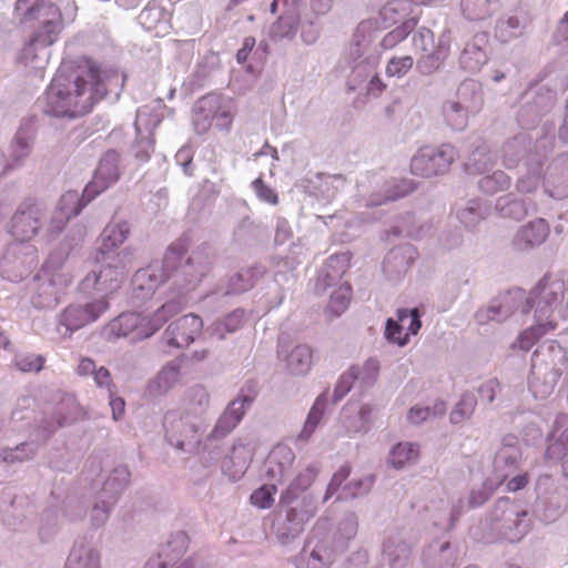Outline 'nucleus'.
<instances>
[{
    "mask_svg": "<svg viewBox=\"0 0 568 568\" xmlns=\"http://www.w3.org/2000/svg\"><path fill=\"white\" fill-rule=\"evenodd\" d=\"M89 197L84 195H80L77 191H68L65 192L57 207L55 216L52 221V230L60 231L67 222L78 215L81 210L91 201Z\"/></svg>",
    "mask_w": 568,
    "mask_h": 568,
    "instance_id": "14",
    "label": "nucleus"
},
{
    "mask_svg": "<svg viewBox=\"0 0 568 568\" xmlns=\"http://www.w3.org/2000/svg\"><path fill=\"white\" fill-rule=\"evenodd\" d=\"M560 439H561V442H562L565 445H567V446H568V429H566V430L561 434Z\"/></svg>",
    "mask_w": 568,
    "mask_h": 568,
    "instance_id": "64",
    "label": "nucleus"
},
{
    "mask_svg": "<svg viewBox=\"0 0 568 568\" xmlns=\"http://www.w3.org/2000/svg\"><path fill=\"white\" fill-rule=\"evenodd\" d=\"M38 21L39 26L33 31L23 53L24 58L29 59L38 48H48L52 45L59 38L63 29V20L60 9L55 4H49L40 9V17L33 19Z\"/></svg>",
    "mask_w": 568,
    "mask_h": 568,
    "instance_id": "5",
    "label": "nucleus"
},
{
    "mask_svg": "<svg viewBox=\"0 0 568 568\" xmlns=\"http://www.w3.org/2000/svg\"><path fill=\"white\" fill-rule=\"evenodd\" d=\"M203 328L202 318L194 314H187L171 323L165 331V341L176 348L187 347L194 342Z\"/></svg>",
    "mask_w": 568,
    "mask_h": 568,
    "instance_id": "11",
    "label": "nucleus"
},
{
    "mask_svg": "<svg viewBox=\"0 0 568 568\" xmlns=\"http://www.w3.org/2000/svg\"><path fill=\"white\" fill-rule=\"evenodd\" d=\"M386 85L378 75L372 78L367 87V93L378 95L385 90Z\"/></svg>",
    "mask_w": 568,
    "mask_h": 568,
    "instance_id": "53",
    "label": "nucleus"
},
{
    "mask_svg": "<svg viewBox=\"0 0 568 568\" xmlns=\"http://www.w3.org/2000/svg\"><path fill=\"white\" fill-rule=\"evenodd\" d=\"M555 328L556 323L551 321L529 327L518 335L511 347L519 348L521 351H529L539 341V338Z\"/></svg>",
    "mask_w": 568,
    "mask_h": 568,
    "instance_id": "22",
    "label": "nucleus"
},
{
    "mask_svg": "<svg viewBox=\"0 0 568 568\" xmlns=\"http://www.w3.org/2000/svg\"><path fill=\"white\" fill-rule=\"evenodd\" d=\"M109 517V511L106 508H101L99 506H95L92 514V519L95 521L97 525L103 524Z\"/></svg>",
    "mask_w": 568,
    "mask_h": 568,
    "instance_id": "56",
    "label": "nucleus"
},
{
    "mask_svg": "<svg viewBox=\"0 0 568 568\" xmlns=\"http://www.w3.org/2000/svg\"><path fill=\"white\" fill-rule=\"evenodd\" d=\"M560 136L564 140H568V113L565 118L564 125L560 129Z\"/></svg>",
    "mask_w": 568,
    "mask_h": 568,
    "instance_id": "62",
    "label": "nucleus"
},
{
    "mask_svg": "<svg viewBox=\"0 0 568 568\" xmlns=\"http://www.w3.org/2000/svg\"><path fill=\"white\" fill-rule=\"evenodd\" d=\"M455 159V149L449 144L438 148L423 146L410 161V172L422 178H432L448 171Z\"/></svg>",
    "mask_w": 568,
    "mask_h": 568,
    "instance_id": "4",
    "label": "nucleus"
},
{
    "mask_svg": "<svg viewBox=\"0 0 568 568\" xmlns=\"http://www.w3.org/2000/svg\"><path fill=\"white\" fill-rule=\"evenodd\" d=\"M475 3V0H463L462 1V7H463V11L465 13V16L470 19V20H479L483 18V12L481 11H476L474 8H473V4Z\"/></svg>",
    "mask_w": 568,
    "mask_h": 568,
    "instance_id": "52",
    "label": "nucleus"
},
{
    "mask_svg": "<svg viewBox=\"0 0 568 568\" xmlns=\"http://www.w3.org/2000/svg\"><path fill=\"white\" fill-rule=\"evenodd\" d=\"M252 286H253V283H252V280L250 276L245 280V282L243 284L239 285V287H236L235 290L236 291H246V290L251 288Z\"/></svg>",
    "mask_w": 568,
    "mask_h": 568,
    "instance_id": "63",
    "label": "nucleus"
},
{
    "mask_svg": "<svg viewBox=\"0 0 568 568\" xmlns=\"http://www.w3.org/2000/svg\"><path fill=\"white\" fill-rule=\"evenodd\" d=\"M415 189V184L412 182H404L403 189L400 192H397L395 195L390 196V200H396L397 197L405 196L410 193Z\"/></svg>",
    "mask_w": 568,
    "mask_h": 568,
    "instance_id": "61",
    "label": "nucleus"
},
{
    "mask_svg": "<svg viewBox=\"0 0 568 568\" xmlns=\"http://www.w3.org/2000/svg\"><path fill=\"white\" fill-rule=\"evenodd\" d=\"M180 381V369L176 365L169 364L149 383L148 392L152 396L166 394Z\"/></svg>",
    "mask_w": 568,
    "mask_h": 568,
    "instance_id": "20",
    "label": "nucleus"
},
{
    "mask_svg": "<svg viewBox=\"0 0 568 568\" xmlns=\"http://www.w3.org/2000/svg\"><path fill=\"white\" fill-rule=\"evenodd\" d=\"M70 283L69 277L60 272L48 274L47 271L38 276L36 284V294L32 297V303L38 308L54 307L60 295L64 292Z\"/></svg>",
    "mask_w": 568,
    "mask_h": 568,
    "instance_id": "8",
    "label": "nucleus"
},
{
    "mask_svg": "<svg viewBox=\"0 0 568 568\" xmlns=\"http://www.w3.org/2000/svg\"><path fill=\"white\" fill-rule=\"evenodd\" d=\"M419 456V449L410 443L397 444L389 454V464L399 469L415 462Z\"/></svg>",
    "mask_w": 568,
    "mask_h": 568,
    "instance_id": "27",
    "label": "nucleus"
},
{
    "mask_svg": "<svg viewBox=\"0 0 568 568\" xmlns=\"http://www.w3.org/2000/svg\"><path fill=\"white\" fill-rule=\"evenodd\" d=\"M95 369V363L91 358H82L78 366V373L83 376L94 374Z\"/></svg>",
    "mask_w": 568,
    "mask_h": 568,
    "instance_id": "54",
    "label": "nucleus"
},
{
    "mask_svg": "<svg viewBox=\"0 0 568 568\" xmlns=\"http://www.w3.org/2000/svg\"><path fill=\"white\" fill-rule=\"evenodd\" d=\"M430 412L428 408L413 407L408 412L407 418L414 424H418L425 420L429 416Z\"/></svg>",
    "mask_w": 568,
    "mask_h": 568,
    "instance_id": "50",
    "label": "nucleus"
},
{
    "mask_svg": "<svg viewBox=\"0 0 568 568\" xmlns=\"http://www.w3.org/2000/svg\"><path fill=\"white\" fill-rule=\"evenodd\" d=\"M124 280V273L118 266L108 264H97L95 268L92 270L83 278L81 286L83 291H99L105 296L116 292Z\"/></svg>",
    "mask_w": 568,
    "mask_h": 568,
    "instance_id": "9",
    "label": "nucleus"
},
{
    "mask_svg": "<svg viewBox=\"0 0 568 568\" xmlns=\"http://www.w3.org/2000/svg\"><path fill=\"white\" fill-rule=\"evenodd\" d=\"M154 13H159L158 8H155V7H153V8H145V9L140 13V19H141L142 23H143L148 29H152V26H151V24H148V21L150 20V18H151Z\"/></svg>",
    "mask_w": 568,
    "mask_h": 568,
    "instance_id": "59",
    "label": "nucleus"
},
{
    "mask_svg": "<svg viewBox=\"0 0 568 568\" xmlns=\"http://www.w3.org/2000/svg\"><path fill=\"white\" fill-rule=\"evenodd\" d=\"M349 474V465H343L337 469V471L333 475L331 483L328 484L326 498L339 489L341 485L347 479Z\"/></svg>",
    "mask_w": 568,
    "mask_h": 568,
    "instance_id": "44",
    "label": "nucleus"
},
{
    "mask_svg": "<svg viewBox=\"0 0 568 568\" xmlns=\"http://www.w3.org/2000/svg\"><path fill=\"white\" fill-rule=\"evenodd\" d=\"M199 113L205 119H219L221 126L229 129L232 122V105L220 95L210 94L199 102Z\"/></svg>",
    "mask_w": 568,
    "mask_h": 568,
    "instance_id": "17",
    "label": "nucleus"
},
{
    "mask_svg": "<svg viewBox=\"0 0 568 568\" xmlns=\"http://www.w3.org/2000/svg\"><path fill=\"white\" fill-rule=\"evenodd\" d=\"M244 323V311L235 310L223 320L214 325V331L219 334L220 338H224L225 333H234L242 327Z\"/></svg>",
    "mask_w": 568,
    "mask_h": 568,
    "instance_id": "31",
    "label": "nucleus"
},
{
    "mask_svg": "<svg viewBox=\"0 0 568 568\" xmlns=\"http://www.w3.org/2000/svg\"><path fill=\"white\" fill-rule=\"evenodd\" d=\"M250 403L251 400L247 397L236 398L231 402L225 412L219 418L211 436L214 439H221L230 434L243 418L245 409Z\"/></svg>",
    "mask_w": 568,
    "mask_h": 568,
    "instance_id": "15",
    "label": "nucleus"
},
{
    "mask_svg": "<svg viewBox=\"0 0 568 568\" xmlns=\"http://www.w3.org/2000/svg\"><path fill=\"white\" fill-rule=\"evenodd\" d=\"M210 396L203 386L192 387L184 397V406L186 409L196 410L209 405Z\"/></svg>",
    "mask_w": 568,
    "mask_h": 568,
    "instance_id": "33",
    "label": "nucleus"
},
{
    "mask_svg": "<svg viewBox=\"0 0 568 568\" xmlns=\"http://www.w3.org/2000/svg\"><path fill=\"white\" fill-rule=\"evenodd\" d=\"M252 186L261 201H264L268 204L276 205L278 203V197L276 192L266 185L263 179L257 178L253 181Z\"/></svg>",
    "mask_w": 568,
    "mask_h": 568,
    "instance_id": "40",
    "label": "nucleus"
},
{
    "mask_svg": "<svg viewBox=\"0 0 568 568\" xmlns=\"http://www.w3.org/2000/svg\"><path fill=\"white\" fill-rule=\"evenodd\" d=\"M163 427L168 440L176 448L183 449L186 444L196 440L199 429L186 412L168 410L163 417Z\"/></svg>",
    "mask_w": 568,
    "mask_h": 568,
    "instance_id": "7",
    "label": "nucleus"
},
{
    "mask_svg": "<svg viewBox=\"0 0 568 568\" xmlns=\"http://www.w3.org/2000/svg\"><path fill=\"white\" fill-rule=\"evenodd\" d=\"M242 450H245L247 455H250V450L246 449L245 446H239V447H234L233 448V452H232V456H231V459L232 460H235L239 458V456L241 455ZM251 460V456H247L246 458L243 459L242 464H241V470L245 469L248 465V462Z\"/></svg>",
    "mask_w": 568,
    "mask_h": 568,
    "instance_id": "57",
    "label": "nucleus"
},
{
    "mask_svg": "<svg viewBox=\"0 0 568 568\" xmlns=\"http://www.w3.org/2000/svg\"><path fill=\"white\" fill-rule=\"evenodd\" d=\"M498 387V383L496 381H489L480 390L483 393H487L489 402H493L495 398L496 388Z\"/></svg>",
    "mask_w": 568,
    "mask_h": 568,
    "instance_id": "58",
    "label": "nucleus"
},
{
    "mask_svg": "<svg viewBox=\"0 0 568 568\" xmlns=\"http://www.w3.org/2000/svg\"><path fill=\"white\" fill-rule=\"evenodd\" d=\"M372 481L369 479H358L352 480L343 487V493L341 498L356 497L369 489Z\"/></svg>",
    "mask_w": 568,
    "mask_h": 568,
    "instance_id": "43",
    "label": "nucleus"
},
{
    "mask_svg": "<svg viewBox=\"0 0 568 568\" xmlns=\"http://www.w3.org/2000/svg\"><path fill=\"white\" fill-rule=\"evenodd\" d=\"M163 282H165V275L160 274L158 265L139 270L132 278L133 288L142 294L153 292Z\"/></svg>",
    "mask_w": 568,
    "mask_h": 568,
    "instance_id": "21",
    "label": "nucleus"
},
{
    "mask_svg": "<svg viewBox=\"0 0 568 568\" xmlns=\"http://www.w3.org/2000/svg\"><path fill=\"white\" fill-rule=\"evenodd\" d=\"M414 64V59L410 55L392 58L386 65V74L388 77H404Z\"/></svg>",
    "mask_w": 568,
    "mask_h": 568,
    "instance_id": "35",
    "label": "nucleus"
},
{
    "mask_svg": "<svg viewBox=\"0 0 568 568\" xmlns=\"http://www.w3.org/2000/svg\"><path fill=\"white\" fill-rule=\"evenodd\" d=\"M277 488L275 485H263L251 495V503L261 509L270 508L274 503V495Z\"/></svg>",
    "mask_w": 568,
    "mask_h": 568,
    "instance_id": "34",
    "label": "nucleus"
},
{
    "mask_svg": "<svg viewBox=\"0 0 568 568\" xmlns=\"http://www.w3.org/2000/svg\"><path fill=\"white\" fill-rule=\"evenodd\" d=\"M254 45L255 39L253 37H247L244 39L242 48L236 53V60L239 63H243L247 60V57L253 50Z\"/></svg>",
    "mask_w": 568,
    "mask_h": 568,
    "instance_id": "49",
    "label": "nucleus"
},
{
    "mask_svg": "<svg viewBox=\"0 0 568 568\" xmlns=\"http://www.w3.org/2000/svg\"><path fill=\"white\" fill-rule=\"evenodd\" d=\"M549 235V225L544 219H538L524 226L518 234V240L530 246L540 245Z\"/></svg>",
    "mask_w": 568,
    "mask_h": 568,
    "instance_id": "24",
    "label": "nucleus"
},
{
    "mask_svg": "<svg viewBox=\"0 0 568 568\" xmlns=\"http://www.w3.org/2000/svg\"><path fill=\"white\" fill-rule=\"evenodd\" d=\"M405 323L396 322L388 318L386 322L385 336L393 343L404 346L409 341V333H404L403 327Z\"/></svg>",
    "mask_w": 568,
    "mask_h": 568,
    "instance_id": "37",
    "label": "nucleus"
},
{
    "mask_svg": "<svg viewBox=\"0 0 568 568\" xmlns=\"http://www.w3.org/2000/svg\"><path fill=\"white\" fill-rule=\"evenodd\" d=\"M379 365L375 359H368L365 362L362 371L358 368L359 378H367L374 382L378 375Z\"/></svg>",
    "mask_w": 568,
    "mask_h": 568,
    "instance_id": "47",
    "label": "nucleus"
},
{
    "mask_svg": "<svg viewBox=\"0 0 568 568\" xmlns=\"http://www.w3.org/2000/svg\"><path fill=\"white\" fill-rule=\"evenodd\" d=\"M527 511L509 498H500L494 508L493 517L496 521L495 528L509 541L519 540L525 531L524 518Z\"/></svg>",
    "mask_w": 568,
    "mask_h": 568,
    "instance_id": "6",
    "label": "nucleus"
},
{
    "mask_svg": "<svg viewBox=\"0 0 568 568\" xmlns=\"http://www.w3.org/2000/svg\"><path fill=\"white\" fill-rule=\"evenodd\" d=\"M409 4L402 0H394L386 3L379 14L383 28H390L396 23H402L407 18Z\"/></svg>",
    "mask_w": 568,
    "mask_h": 568,
    "instance_id": "25",
    "label": "nucleus"
},
{
    "mask_svg": "<svg viewBox=\"0 0 568 568\" xmlns=\"http://www.w3.org/2000/svg\"><path fill=\"white\" fill-rule=\"evenodd\" d=\"M119 168L113 154H106L99 163L92 181L85 186L84 195L93 200L119 180Z\"/></svg>",
    "mask_w": 568,
    "mask_h": 568,
    "instance_id": "13",
    "label": "nucleus"
},
{
    "mask_svg": "<svg viewBox=\"0 0 568 568\" xmlns=\"http://www.w3.org/2000/svg\"><path fill=\"white\" fill-rule=\"evenodd\" d=\"M325 407H326V400L322 397H318L314 405L312 406L308 415H307V418H306V422L304 424V427L300 434V437L302 439H308L313 432L315 430V428L317 427V425L320 424L323 415H324V412H325Z\"/></svg>",
    "mask_w": 568,
    "mask_h": 568,
    "instance_id": "29",
    "label": "nucleus"
},
{
    "mask_svg": "<svg viewBox=\"0 0 568 568\" xmlns=\"http://www.w3.org/2000/svg\"><path fill=\"white\" fill-rule=\"evenodd\" d=\"M109 308V302L105 298H100L85 304L68 306L60 317V324L63 325L68 332L72 333L87 324L97 321Z\"/></svg>",
    "mask_w": 568,
    "mask_h": 568,
    "instance_id": "10",
    "label": "nucleus"
},
{
    "mask_svg": "<svg viewBox=\"0 0 568 568\" xmlns=\"http://www.w3.org/2000/svg\"><path fill=\"white\" fill-rule=\"evenodd\" d=\"M65 568H100L99 554L83 545L74 546L68 557Z\"/></svg>",
    "mask_w": 568,
    "mask_h": 568,
    "instance_id": "23",
    "label": "nucleus"
},
{
    "mask_svg": "<svg viewBox=\"0 0 568 568\" xmlns=\"http://www.w3.org/2000/svg\"><path fill=\"white\" fill-rule=\"evenodd\" d=\"M130 234V226L128 222L111 223L105 226L101 234V244L99 246V254L102 261L106 260V255L113 253L120 247Z\"/></svg>",
    "mask_w": 568,
    "mask_h": 568,
    "instance_id": "19",
    "label": "nucleus"
},
{
    "mask_svg": "<svg viewBox=\"0 0 568 568\" xmlns=\"http://www.w3.org/2000/svg\"><path fill=\"white\" fill-rule=\"evenodd\" d=\"M417 24L416 19H405L398 27L388 32L382 40V47L385 49H392L415 29Z\"/></svg>",
    "mask_w": 568,
    "mask_h": 568,
    "instance_id": "28",
    "label": "nucleus"
},
{
    "mask_svg": "<svg viewBox=\"0 0 568 568\" xmlns=\"http://www.w3.org/2000/svg\"><path fill=\"white\" fill-rule=\"evenodd\" d=\"M294 459L295 455L288 446H275L266 459L267 475L281 481L291 470Z\"/></svg>",
    "mask_w": 568,
    "mask_h": 568,
    "instance_id": "18",
    "label": "nucleus"
},
{
    "mask_svg": "<svg viewBox=\"0 0 568 568\" xmlns=\"http://www.w3.org/2000/svg\"><path fill=\"white\" fill-rule=\"evenodd\" d=\"M359 378V373L357 367H353L346 373H344L338 383L336 384L334 390V400L342 399L353 387L354 382Z\"/></svg>",
    "mask_w": 568,
    "mask_h": 568,
    "instance_id": "38",
    "label": "nucleus"
},
{
    "mask_svg": "<svg viewBox=\"0 0 568 568\" xmlns=\"http://www.w3.org/2000/svg\"><path fill=\"white\" fill-rule=\"evenodd\" d=\"M511 300H513V298H511L510 296H505V297L503 298V302L499 304V306H498V307H496V306H490V307L487 310V313H488V314H487V317H488V318H490V320H496V318H497V316H498V315H499V313H500V308H504V307H506V308H507L505 316H508V315L510 314L509 304H510V301H511Z\"/></svg>",
    "mask_w": 568,
    "mask_h": 568,
    "instance_id": "51",
    "label": "nucleus"
},
{
    "mask_svg": "<svg viewBox=\"0 0 568 568\" xmlns=\"http://www.w3.org/2000/svg\"><path fill=\"white\" fill-rule=\"evenodd\" d=\"M49 4L42 0H17L16 12L20 17L21 23H29L40 17V9Z\"/></svg>",
    "mask_w": 568,
    "mask_h": 568,
    "instance_id": "30",
    "label": "nucleus"
},
{
    "mask_svg": "<svg viewBox=\"0 0 568 568\" xmlns=\"http://www.w3.org/2000/svg\"><path fill=\"white\" fill-rule=\"evenodd\" d=\"M529 476L527 474L517 475L506 483V490L509 493L518 491L520 489H524L527 486Z\"/></svg>",
    "mask_w": 568,
    "mask_h": 568,
    "instance_id": "48",
    "label": "nucleus"
},
{
    "mask_svg": "<svg viewBox=\"0 0 568 568\" xmlns=\"http://www.w3.org/2000/svg\"><path fill=\"white\" fill-rule=\"evenodd\" d=\"M31 456V453L27 452V445L22 444L16 448H4L0 452V459L4 463L23 462Z\"/></svg>",
    "mask_w": 568,
    "mask_h": 568,
    "instance_id": "42",
    "label": "nucleus"
},
{
    "mask_svg": "<svg viewBox=\"0 0 568 568\" xmlns=\"http://www.w3.org/2000/svg\"><path fill=\"white\" fill-rule=\"evenodd\" d=\"M278 355L293 375H305L311 371L313 349L308 345H296L290 352L281 349Z\"/></svg>",
    "mask_w": 568,
    "mask_h": 568,
    "instance_id": "16",
    "label": "nucleus"
},
{
    "mask_svg": "<svg viewBox=\"0 0 568 568\" xmlns=\"http://www.w3.org/2000/svg\"><path fill=\"white\" fill-rule=\"evenodd\" d=\"M105 94L100 68L89 62L80 67L70 80L62 75L52 80L47 92L45 112L55 116H80L90 112Z\"/></svg>",
    "mask_w": 568,
    "mask_h": 568,
    "instance_id": "1",
    "label": "nucleus"
},
{
    "mask_svg": "<svg viewBox=\"0 0 568 568\" xmlns=\"http://www.w3.org/2000/svg\"><path fill=\"white\" fill-rule=\"evenodd\" d=\"M43 364L44 357L41 355L29 354L16 358V366L21 372H39L42 369Z\"/></svg>",
    "mask_w": 568,
    "mask_h": 568,
    "instance_id": "39",
    "label": "nucleus"
},
{
    "mask_svg": "<svg viewBox=\"0 0 568 568\" xmlns=\"http://www.w3.org/2000/svg\"><path fill=\"white\" fill-rule=\"evenodd\" d=\"M116 389L112 393H109L110 398V407L112 410L113 418L119 419L125 410V402L122 397L116 396Z\"/></svg>",
    "mask_w": 568,
    "mask_h": 568,
    "instance_id": "46",
    "label": "nucleus"
},
{
    "mask_svg": "<svg viewBox=\"0 0 568 568\" xmlns=\"http://www.w3.org/2000/svg\"><path fill=\"white\" fill-rule=\"evenodd\" d=\"M486 499H487V496L483 491L471 493V495L469 497V504L471 507H476V506H479L483 503H485Z\"/></svg>",
    "mask_w": 568,
    "mask_h": 568,
    "instance_id": "60",
    "label": "nucleus"
},
{
    "mask_svg": "<svg viewBox=\"0 0 568 568\" xmlns=\"http://www.w3.org/2000/svg\"><path fill=\"white\" fill-rule=\"evenodd\" d=\"M476 407V398L473 394H464L450 413V420L454 424L462 423L468 418Z\"/></svg>",
    "mask_w": 568,
    "mask_h": 568,
    "instance_id": "32",
    "label": "nucleus"
},
{
    "mask_svg": "<svg viewBox=\"0 0 568 568\" xmlns=\"http://www.w3.org/2000/svg\"><path fill=\"white\" fill-rule=\"evenodd\" d=\"M41 207L36 203L23 204L12 217L11 234L18 241L31 240L38 232Z\"/></svg>",
    "mask_w": 568,
    "mask_h": 568,
    "instance_id": "12",
    "label": "nucleus"
},
{
    "mask_svg": "<svg viewBox=\"0 0 568 568\" xmlns=\"http://www.w3.org/2000/svg\"><path fill=\"white\" fill-rule=\"evenodd\" d=\"M557 39L559 41H568V11L565 13L558 24Z\"/></svg>",
    "mask_w": 568,
    "mask_h": 568,
    "instance_id": "55",
    "label": "nucleus"
},
{
    "mask_svg": "<svg viewBox=\"0 0 568 568\" xmlns=\"http://www.w3.org/2000/svg\"><path fill=\"white\" fill-rule=\"evenodd\" d=\"M398 322L406 323L408 322V332L409 334L416 335L420 329L422 322L419 320V314L416 308L412 311L407 310H398L397 312Z\"/></svg>",
    "mask_w": 568,
    "mask_h": 568,
    "instance_id": "41",
    "label": "nucleus"
},
{
    "mask_svg": "<svg viewBox=\"0 0 568 568\" xmlns=\"http://www.w3.org/2000/svg\"><path fill=\"white\" fill-rule=\"evenodd\" d=\"M352 293L353 290L349 283L345 282L338 285L331 295L327 312L335 317L342 315L348 308Z\"/></svg>",
    "mask_w": 568,
    "mask_h": 568,
    "instance_id": "26",
    "label": "nucleus"
},
{
    "mask_svg": "<svg viewBox=\"0 0 568 568\" xmlns=\"http://www.w3.org/2000/svg\"><path fill=\"white\" fill-rule=\"evenodd\" d=\"M189 243L184 239L173 242L166 250L162 265L159 266L160 274L165 275V281L174 271L185 281L187 290L196 287L202 280L210 273L213 262V253L206 245L196 247L190 256L183 262L187 252Z\"/></svg>",
    "mask_w": 568,
    "mask_h": 568,
    "instance_id": "2",
    "label": "nucleus"
},
{
    "mask_svg": "<svg viewBox=\"0 0 568 568\" xmlns=\"http://www.w3.org/2000/svg\"><path fill=\"white\" fill-rule=\"evenodd\" d=\"M181 311L179 302H168L158 308L151 317H143L139 313H122L109 322L104 328L108 339L132 336L133 338H146L160 329L166 321Z\"/></svg>",
    "mask_w": 568,
    "mask_h": 568,
    "instance_id": "3",
    "label": "nucleus"
},
{
    "mask_svg": "<svg viewBox=\"0 0 568 568\" xmlns=\"http://www.w3.org/2000/svg\"><path fill=\"white\" fill-rule=\"evenodd\" d=\"M94 381L99 387H105L109 393H112L116 389L114 383L112 382L111 374L109 369L105 367H100L95 369L93 374Z\"/></svg>",
    "mask_w": 568,
    "mask_h": 568,
    "instance_id": "45",
    "label": "nucleus"
},
{
    "mask_svg": "<svg viewBox=\"0 0 568 568\" xmlns=\"http://www.w3.org/2000/svg\"><path fill=\"white\" fill-rule=\"evenodd\" d=\"M480 189L487 193H495L500 190L508 187L509 179L508 176L501 172H495L490 176H485L479 182Z\"/></svg>",
    "mask_w": 568,
    "mask_h": 568,
    "instance_id": "36",
    "label": "nucleus"
}]
</instances>
